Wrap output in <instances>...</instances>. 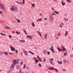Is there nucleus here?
<instances>
[{
  "label": "nucleus",
  "mask_w": 73,
  "mask_h": 73,
  "mask_svg": "<svg viewBox=\"0 0 73 73\" xmlns=\"http://www.w3.org/2000/svg\"><path fill=\"white\" fill-rule=\"evenodd\" d=\"M19 59H18L16 60H13V63L12 64L10 67V71H12L14 67V66L16 64H18L19 63Z\"/></svg>",
  "instance_id": "1"
},
{
  "label": "nucleus",
  "mask_w": 73,
  "mask_h": 73,
  "mask_svg": "<svg viewBox=\"0 0 73 73\" xmlns=\"http://www.w3.org/2000/svg\"><path fill=\"white\" fill-rule=\"evenodd\" d=\"M17 8L16 6H14L13 5H12V7L10 8V10L12 12L14 11H17Z\"/></svg>",
  "instance_id": "2"
},
{
  "label": "nucleus",
  "mask_w": 73,
  "mask_h": 73,
  "mask_svg": "<svg viewBox=\"0 0 73 73\" xmlns=\"http://www.w3.org/2000/svg\"><path fill=\"white\" fill-rule=\"evenodd\" d=\"M50 21L51 22H52L53 20V17L52 16L50 17V19H49Z\"/></svg>",
  "instance_id": "3"
},
{
  "label": "nucleus",
  "mask_w": 73,
  "mask_h": 73,
  "mask_svg": "<svg viewBox=\"0 0 73 73\" xmlns=\"http://www.w3.org/2000/svg\"><path fill=\"white\" fill-rule=\"evenodd\" d=\"M0 7L1 8V9H4V5H3L1 3H0Z\"/></svg>",
  "instance_id": "4"
},
{
  "label": "nucleus",
  "mask_w": 73,
  "mask_h": 73,
  "mask_svg": "<svg viewBox=\"0 0 73 73\" xmlns=\"http://www.w3.org/2000/svg\"><path fill=\"white\" fill-rule=\"evenodd\" d=\"M27 38L29 39H30L31 40L32 39V36L31 35H27Z\"/></svg>",
  "instance_id": "5"
},
{
  "label": "nucleus",
  "mask_w": 73,
  "mask_h": 73,
  "mask_svg": "<svg viewBox=\"0 0 73 73\" xmlns=\"http://www.w3.org/2000/svg\"><path fill=\"white\" fill-rule=\"evenodd\" d=\"M23 52L25 54V55H26L27 56H28V54L26 50H23Z\"/></svg>",
  "instance_id": "6"
},
{
  "label": "nucleus",
  "mask_w": 73,
  "mask_h": 73,
  "mask_svg": "<svg viewBox=\"0 0 73 73\" xmlns=\"http://www.w3.org/2000/svg\"><path fill=\"white\" fill-rule=\"evenodd\" d=\"M57 48L58 51L62 52V49H60L58 47H57Z\"/></svg>",
  "instance_id": "7"
},
{
  "label": "nucleus",
  "mask_w": 73,
  "mask_h": 73,
  "mask_svg": "<svg viewBox=\"0 0 73 73\" xmlns=\"http://www.w3.org/2000/svg\"><path fill=\"white\" fill-rule=\"evenodd\" d=\"M10 48H11V50L12 51L15 50V48L13 47L12 46H11Z\"/></svg>",
  "instance_id": "8"
},
{
  "label": "nucleus",
  "mask_w": 73,
  "mask_h": 73,
  "mask_svg": "<svg viewBox=\"0 0 73 73\" xmlns=\"http://www.w3.org/2000/svg\"><path fill=\"white\" fill-rule=\"evenodd\" d=\"M48 68H49V70H54V68H52V67H49Z\"/></svg>",
  "instance_id": "9"
},
{
  "label": "nucleus",
  "mask_w": 73,
  "mask_h": 73,
  "mask_svg": "<svg viewBox=\"0 0 73 73\" xmlns=\"http://www.w3.org/2000/svg\"><path fill=\"white\" fill-rule=\"evenodd\" d=\"M19 42H25V40H19Z\"/></svg>",
  "instance_id": "10"
},
{
  "label": "nucleus",
  "mask_w": 73,
  "mask_h": 73,
  "mask_svg": "<svg viewBox=\"0 0 73 73\" xmlns=\"http://www.w3.org/2000/svg\"><path fill=\"white\" fill-rule=\"evenodd\" d=\"M42 18L41 17L40 19H37L36 20L37 22H38V21H41L42 20Z\"/></svg>",
  "instance_id": "11"
},
{
  "label": "nucleus",
  "mask_w": 73,
  "mask_h": 73,
  "mask_svg": "<svg viewBox=\"0 0 73 73\" xmlns=\"http://www.w3.org/2000/svg\"><path fill=\"white\" fill-rule=\"evenodd\" d=\"M43 53L44 54H46L47 53V51L46 50H44L43 51Z\"/></svg>",
  "instance_id": "12"
},
{
  "label": "nucleus",
  "mask_w": 73,
  "mask_h": 73,
  "mask_svg": "<svg viewBox=\"0 0 73 73\" xmlns=\"http://www.w3.org/2000/svg\"><path fill=\"white\" fill-rule=\"evenodd\" d=\"M38 62H39V61L38 60L36 59L35 60V63L36 64H37V63H38Z\"/></svg>",
  "instance_id": "13"
},
{
  "label": "nucleus",
  "mask_w": 73,
  "mask_h": 73,
  "mask_svg": "<svg viewBox=\"0 0 73 73\" xmlns=\"http://www.w3.org/2000/svg\"><path fill=\"white\" fill-rule=\"evenodd\" d=\"M62 50L63 52H64L66 50V49L64 47L62 46Z\"/></svg>",
  "instance_id": "14"
},
{
  "label": "nucleus",
  "mask_w": 73,
  "mask_h": 73,
  "mask_svg": "<svg viewBox=\"0 0 73 73\" xmlns=\"http://www.w3.org/2000/svg\"><path fill=\"white\" fill-rule=\"evenodd\" d=\"M32 25L33 26V27H35V24L33 22L32 23Z\"/></svg>",
  "instance_id": "15"
},
{
  "label": "nucleus",
  "mask_w": 73,
  "mask_h": 73,
  "mask_svg": "<svg viewBox=\"0 0 73 73\" xmlns=\"http://www.w3.org/2000/svg\"><path fill=\"white\" fill-rule=\"evenodd\" d=\"M64 19L65 21H68V19H66V18L64 17Z\"/></svg>",
  "instance_id": "16"
},
{
  "label": "nucleus",
  "mask_w": 73,
  "mask_h": 73,
  "mask_svg": "<svg viewBox=\"0 0 73 73\" xmlns=\"http://www.w3.org/2000/svg\"><path fill=\"white\" fill-rule=\"evenodd\" d=\"M57 62H58V64H62V62H60V61H59V60L57 61Z\"/></svg>",
  "instance_id": "17"
},
{
  "label": "nucleus",
  "mask_w": 73,
  "mask_h": 73,
  "mask_svg": "<svg viewBox=\"0 0 73 73\" xmlns=\"http://www.w3.org/2000/svg\"><path fill=\"white\" fill-rule=\"evenodd\" d=\"M67 34H68V31H66L65 32V34L64 35V36H66L67 35Z\"/></svg>",
  "instance_id": "18"
},
{
  "label": "nucleus",
  "mask_w": 73,
  "mask_h": 73,
  "mask_svg": "<svg viewBox=\"0 0 73 73\" xmlns=\"http://www.w3.org/2000/svg\"><path fill=\"white\" fill-rule=\"evenodd\" d=\"M64 56H66V54H67V51H66V52H65V53H64Z\"/></svg>",
  "instance_id": "19"
},
{
  "label": "nucleus",
  "mask_w": 73,
  "mask_h": 73,
  "mask_svg": "<svg viewBox=\"0 0 73 73\" xmlns=\"http://www.w3.org/2000/svg\"><path fill=\"white\" fill-rule=\"evenodd\" d=\"M31 6H32V7H35V4H34V3L31 4Z\"/></svg>",
  "instance_id": "20"
},
{
  "label": "nucleus",
  "mask_w": 73,
  "mask_h": 73,
  "mask_svg": "<svg viewBox=\"0 0 73 73\" xmlns=\"http://www.w3.org/2000/svg\"><path fill=\"white\" fill-rule=\"evenodd\" d=\"M49 49L52 51L53 53H54V50H53L51 49L50 48H49Z\"/></svg>",
  "instance_id": "21"
},
{
  "label": "nucleus",
  "mask_w": 73,
  "mask_h": 73,
  "mask_svg": "<svg viewBox=\"0 0 73 73\" xmlns=\"http://www.w3.org/2000/svg\"><path fill=\"white\" fill-rule=\"evenodd\" d=\"M15 19L16 20L18 23H20V20H19L17 19L16 18Z\"/></svg>",
  "instance_id": "22"
},
{
  "label": "nucleus",
  "mask_w": 73,
  "mask_h": 73,
  "mask_svg": "<svg viewBox=\"0 0 73 73\" xmlns=\"http://www.w3.org/2000/svg\"><path fill=\"white\" fill-rule=\"evenodd\" d=\"M66 1L68 2V3H70L71 2V0H66Z\"/></svg>",
  "instance_id": "23"
},
{
  "label": "nucleus",
  "mask_w": 73,
  "mask_h": 73,
  "mask_svg": "<svg viewBox=\"0 0 73 73\" xmlns=\"http://www.w3.org/2000/svg\"><path fill=\"white\" fill-rule=\"evenodd\" d=\"M51 48L52 49H53L54 48V45L53 44H52L51 46H50Z\"/></svg>",
  "instance_id": "24"
},
{
  "label": "nucleus",
  "mask_w": 73,
  "mask_h": 73,
  "mask_svg": "<svg viewBox=\"0 0 73 73\" xmlns=\"http://www.w3.org/2000/svg\"><path fill=\"white\" fill-rule=\"evenodd\" d=\"M61 3L62 4V6H64V5H65V3H63V1H61Z\"/></svg>",
  "instance_id": "25"
},
{
  "label": "nucleus",
  "mask_w": 73,
  "mask_h": 73,
  "mask_svg": "<svg viewBox=\"0 0 73 73\" xmlns=\"http://www.w3.org/2000/svg\"><path fill=\"white\" fill-rule=\"evenodd\" d=\"M29 52L30 53H31V54H32V55H33L34 54V53H33V52H31V51H29Z\"/></svg>",
  "instance_id": "26"
},
{
  "label": "nucleus",
  "mask_w": 73,
  "mask_h": 73,
  "mask_svg": "<svg viewBox=\"0 0 73 73\" xmlns=\"http://www.w3.org/2000/svg\"><path fill=\"white\" fill-rule=\"evenodd\" d=\"M5 28H6V29H10V28L9 27H7V26H5Z\"/></svg>",
  "instance_id": "27"
},
{
  "label": "nucleus",
  "mask_w": 73,
  "mask_h": 73,
  "mask_svg": "<svg viewBox=\"0 0 73 73\" xmlns=\"http://www.w3.org/2000/svg\"><path fill=\"white\" fill-rule=\"evenodd\" d=\"M37 33H38L39 35H40V37H41V35L40 34V33H39V32H38V31H37Z\"/></svg>",
  "instance_id": "28"
},
{
  "label": "nucleus",
  "mask_w": 73,
  "mask_h": 73,
  "mask_svg": "<svg viewBox=\"0 0 73 73\" xmlns=\"http://www.w3.org/2000/svg\"><path fill=\"white\" fill-rule=\"evenodd\" d=\"M3 53H4V54H6V55H7L8 54V53L7 52H3Z\"/></svg>",
  "instance_id": "29"
},
{
  "label": "nucleus",
  "mask_w": 73,
  "mask_h": 73,
  "mask_svg": "<svg viewBox=\"0 0 73 73\" xmlns=\"http://www.w3.org/2000/svg\"><path fill=\"white\" fill-rule=\"evenodd\" d=\"M38 66L39 67H41L42 66V65L40 64H38Z\"/></svg>",
  "instance_id": "30"
},
{
  "label": "nucleus",
  "mask_w": 73,
  "mask_h": 73,
  "mask_svg": "<svg viewBox=\"0 0 73 73\" xmlns=\"http://www.w3.org/2000/svg\"><path fill=\"white\" fill-rule=\"evenodd\" d=\"M63 62H64V63H65L66 62H67V61L66 60H63Z\"/></svg>",
  "instance_id": "31"
},
{
  "label": "nucleus",
  "mask_w": 73,
  "mask_h": 73,
  "mask_svg": "<svg viewBox=\"0 0 73 73\" xmlns=\"http://www.w3.org/2000/svg\"><path fill=\"white\" fill-rule=\"evenodd\" d=\"M23 64V60H22V61L20 63V64L21 65H22Z\"/></svg>",
  "instance_id": "32"
},
{
  "label": "nucleus",
  "mask_w": 73,
  "mask_h": 73,
  "mask_svg": "<svg viewBox=\"0 0 73 73\" xmlns=\"http://www.w3.org/2000/svg\"><path fill=\"white\" fill-rule=\"evenodd\" d=\"M3 53V52H0V55H2Z\"/></svg>",
  "instance_id": "33"
},
{
  "label": "nucleus",
  "mask_w": 73,
  "mask_h": 73,
  "mask_svg": "<svg viewBox=\"0 0 73 73\" xmlns=\"http://www.w3.org/2000/svg\"><path fill=\"white\" fill-rule=\"evenodd\" d=\"M54 13H55L56 14H58L59 13L57 11H55L54 12Z\"/></svg>",
  "instance_id": "34"
},
{
  "label": "nucleus",
  "mask_w": 73,
  "mask_h": 73,
  "mask_svg": "<svg viewBox=\"0 0 73 73\" xmlns=\"http://www.w3.org/2000/svg\"><path fill=\"white\" fill-rule=\"evenodd\" d=\"M23 1V3L24 4H25V0H22Z\"/></svg>",
  "instance_id": "35"
},
{
  "label": "nucleus",
  "mask_w": 73,
  "mask_h": 73,
  "mask_svg": "<svg viewBox=\"0 0 73 73\" xmlns=\"http://www.w3.org/2000/svg\"><path fill=\"white\" fill-rule=\"evenodd\" d=\"M50 62L52 64V65H54V64L53 63V62H52L51 61H50Z\"/></svg>",
  "instance_id": "36"
},
{
  "label": "nucleus",
  "mask_w": 73,
  "mask_h": 73,
  "mask_svg": "<svg viewBox=\"0 0 73 73\" xmlns=\"http://www.w3.org/2000/svg\"><path fill=\"white\" fill-rule=\"evenodd\" d=\"M48 35L47 34H46V35H45V36L44 37V38L46 39V38L47 36Z\"/></svg>",
  "instance_id": "37"
},
{
  "label": "nucleus",
  "mask_w": 73,
  "mask_h": 73,
  "mask_svg": "<svg viewBox=\"0 0 73 73\" xmlns=\"http://www.w3.org/2000/svg\"><path fill=\"white\" fill-rule=\"evenodd\" d=\"M51 10H52L53 11H54V9L53 7H52Z\"/></svg>",
  "instance_id": "38"
},
{
  "label": "nucleus",
  "mask_w": 73,
  "mask_h": 73,
  "mask_svg": "<svg viewBox=\"0 0 73 73\" xmlns=\"http://www.w3.org/2000/svg\"><path fill=\"white\" fill-rule=\"evenodd\" d=\"M15 53H18V51L17 50H15Z\"/></svg>",
  "instance_id": "39"
},
{
  "label": "nucleus",
  "mask_w": 73,
  "mask_h": 73,
  "mask_svg": "<svg viewBox=\"0 0 73 73\" xmlns=\"http://www.w3.org/2000/svg\"><path fill=\"white\" fill-rule=\"evenodd\" d=\"M0 34L2 35V36H4V34L2 33H1Z\"/></svg>",
  "instance_id": "40"
},
{
  "label": "nucleus",
  "mask_w": 73,
  "mask_h": 73,
  "mask_svg": "<svg viewBox=\"0 0 73 73\" xmlns=\"http://www.w3.org/2000/svg\"><path fill=\"white\" fill-rule=\"evenodd\" d=\"M36 58H37L34 57L33 58V60H37V59H36Z\"/></svg>",
  "instance_id": "41"
},
{
  "label": "nucleus",
  "mask_w": 73,
  "mask_h": 73,
  "mask_svg": "<svg viewBox=\"0 0 73 73\" xmlns=\"http://www.w3.org/2000/svg\"><path fill=\"white\" fill-rule=\"evenodd\" d=\"M16 3H17L19 4H21V3H19V2H18V1H16Z\"/></svg>",
  "instance_id": "42"
},
{
  "label": "nucleus",
  "mask_w": 73,
  "mask_h": 73,
  "mask_svg": "<svg viewBox=\"0 0 73 73\" xmlns=\"http://www.w3.org/2000/svg\"><path fill=\"white\" fill-rule=\"evenodd\" d=\"M3 13V12L2 11H0V14H2Z\"/></svg>",
  "instance_id": "43"
},
{
  "label": "nucleus",
  "mask_w": 73,
  "mask_h": 73,
  "mask_svg": "<svg viewBox=\"0 0 73 73\" xmlns=\"http://www.w3.org/2000/svg\"><path fill=\"white\" fill-rule=\"evenodd\" d=\"M37 58H38V60H39V59H40V58H39V57L38 56H37Z\"/></svg>",
  "instance_id": "44"
},
{
  "label": "nucleus",
  "mask_w": 73,
  "mask_h": 73,
  "mask_svg": "<svg viewBox=\"0 0 73 73\" xmlns=\"http://www.w3.org/2000/svg\"><path fill=\"white\" fill-rule=\"evenodd\" d=\"M47 54H48V55H49V54H50V52H47Z\"/></svg>",
  "instance_id": "45"
},
{
  "label": "nucleus",
  "mask_w": 73,
  "mask_h": 73,
  "mask_svg": "<svg viewBox=\"0 0 73 73\" xmlns=\"http://www.w3.org/2000/svg\"><path fill=\"white\" fill-rule=\"evenodd\" d=\"M46 61V59H43V62H45Z\"/></svg>",
  "instance_id": "46"
},
{
  "label": "nucleus",
  "mask_w": 73,
  "mask_h": 73,
  "mask_svg": "<svg viewBox=\"0 0 73 73\" xmlns=\"http://www.w3.org/2000/svg\"><path fill=\"white\" fill-rule=\"evenodd\" d=\"M44 19L45 20V21H47V19L46 18H44Z\"/></svg>",
  "instance_id": "47"
},
{
  "label": "nucleus",
  "mask_w": 73,
  "mask_h": 73,
  "mask_svg": "<svg viewBox=\"0 0 73 73\" xmlns=\"http://www.w3.org/2000/svg\"><path fill=\"white\" fill-rule=\"evenodd\" d=\"M9 54H10L12 55V54H13V53H11V52H10L9 53Z\"/></svg>",
  "instance_id": "48"
},
{
  "label": "nucleus",
  "mask_w": 73,
  "mask_h": 73,
  "mask_svg": "<svg viewBox=\"0 0 73 73\" xmlns=\"http://www.w3.org/2000/svg\"><path fill=\"white\" fill-rule=\"evenodd\" d=\"M55 71L56 72H58V70H57V69H55Z\"/></svg>",
  "instance_id": "49"
},
{
  "label": "nucleus",
  "mask_w": 73,
  "mask_h": 73,
  "mask_svg": "<svg viewBox=\"0 0 73 73\" xmlns=\"http://www.w3.org/2000/svg\"><path fill=\"white\" fill-rule=\"evenodd\" d=\"M60 27L62 28L63 27L61 25H60Z\"/></svg>",
  "instance_id": "50"
},
{
  "label": "nucleus",
  "mask_w": 73,
  "mask_h": 73,
  "mask_svg": "<svg viewBox=\"0 0 73 73\" xmlns=\"http://www.w3.org/2000/svg\"><path fill=\"white\" fill-rule=\"evenodd\" d=\"M54 1L55 2H57L58 1L57 0H54Z\"/></svg>",
  "instance_id": "51"
},
{
  "label": "nucleus",
  "mask_w": 73,
  "mask_h": 73,
  "mask_svg": "<svg viewBox=\"0 0 73 73\" xmlns=\"http://www.w3.org/2000/svg\"><path fill=\"white\" fill-rule=\"evenodd\" d=\"M21 70H20L19 73H21Z\"/></svg>",
  "instance_id": "52"
},
{
  "label": "nucleus",
  "mask_w": 73,
  "mask_h": 73,
  "mask_svg": "<svg viewBox=\"0 0 73 73\" xmlns=\"http://www.w3.org/2000/svg\"><path fill=\"white\" fill-rule=\"evenodd\" d=\"M49 60H50V61H52V60H54V59H49Z\"/></svg>",
  "instance_id": "53"
},
{
  "label": "nucleus",
  "mask_w": 73,
  "mask_h": 73,
  "mask_svg": "<svg viewBox=\"0 0 73 73\" xmlns=\"http://www.w3.org/2000/svg\"><path fill=\"white\" fill-rule=\"evenodd\" d=\"M25 67H26V66H25V65L24 64V65H23V67L25 68Z\"/></svg>",
  "instance_id": "54"
},
{
  "label": "nucleus",
  "mask_w": 73,
  "mask_h": 73,
  "mask_svg": "<svg viewBox=\"0 0 73 73\" xmlns=\"http://www.w3.org/2000/svg\"><path fill=\"white\" fill-rule=\"evenodd\" d=\"M15 33H16L17 34H18L19 32H18V31H16V32H15Z\"/></svg>",
  "instance_id": "55"
},
{
  "label": "nucleus",
  "mask_w": 73,
  "mask_h": 73,
  "mask_svg": "<svg viewBox=\"0 0 73 73\" xmlns=\"http://www.w3.org/2000/svg\"><path fill=\"white\" fill-rule=\"evenodd\" d=\"M26 68H27L29 69V67H28L26 66Z\"/></svg>",
  "instance_id": "56"
},
{
  "label": "nucleus",
  "mask_w": 73,
  "mask_h": 73,
  "mask_svg": "<svg viewBox=\"0 0 73 73\" xmlns=\"http://www.w3.org/2000/svg\"><path fill=\"white\" fill-rule=\"evenodd\" d=\"M9 37L10 38H11V35L9 36Z\"/></svg>",
  "instance_id": "57"
},
{
  "label": "nucleus",
  "mask_w": 73,
  "mask_h": 73,
  "mask_svg": "<svg viewBox=\"0 0 73 73\" xmlns=\"http://www.w3.org/2000/svg\"><path fill=\"white\" fill-rule=\"evenodd\" d=\"M60 33H59L58 34V35L60 36Z\"/></svg>",
  "instance_id": "58"
},
{
  "label": "nucleus",
  "mask_w": 73,
  "mask_h": 73,
  "mask_svg": "<svg viewBox=\"0 0 73 73\" xmlns=\"http://www.w3.org/2000/svg\"><path fill=\"white\" fill-rule=\"evenodd\" d=\"M12 33H15V32L14 31H12Z\"/></svg>",
  "instance_id": "59"
},
{
  "label": "nucleus",
  "mask_w": 73,
  "mask_h": 73,
  "mask_svg": "<svg viewBox=\"0 0 73 73\" xmlns=\"http://www.w3.org/2000/svg\"><path fill=\"white\" fill-rule=\"evenodd\" d=\"M62 71H66V70H62Z\"/></svg>",
  "instance_id": "60"
},
{
  "label": "nucleus",
  "mask_w": 73,
  "mask_h": 73,
  "mask_svg": "<svg viewBox=\"0 0 73 73\" xmlns=\"http://www.w3.org/2000/svg\"><path fill=\"white\" fill-rule=\"evenodd\" d=\"M20 33V32L18 33L17 35H19Z\"/></svg>",
  "instance_id": "61"
},
{
  "label": "nucleus",
  "mask_w": 73,
  "mask_h": 73,
  "mask_svg": "<svg viewBox=\"0 0 73 73\" xmlns=\"http://www.w3.org/2000/svg\"><path fill=\"white\" fill-rule=\"evenodd\" d=\"M44 25L45 26H46L47 25V24L46 23H45Z\"/></svg>",
  "instance_id": "62"
},
{
  "label": "nucleus",
  "mask_w": 73,
  "mask_h": 73,
  "mask_svg": "<svg viewBox=\"0 0 73 73\" xmlns=\"http://www.w3.org/2000/svg\"><path fill=\"white\" fill-rule=\"evenodd\" d=\"M23 31H24L25 33L26 32L24 30H23Z\"/></svg>",
  "instance_id": "63"
},
{
  "label": "nucleus",
  "mask_w": 73,
  "mask_h": 73,
  "mask_svg": "<svg viewBox=\"0 0 73 73\" xmlns=\"http://www.w3.org/2000/svg\"><path fill=\"white\" fill-rule=\"evenodd\" d=\"M5 35V36H6V35L5 34H4V36Z\"/></svg>",
  "instance_id": "64"
}]
</instances>
